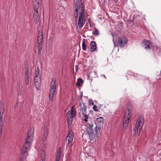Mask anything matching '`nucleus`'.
<instances>
[{"instance_id": "f257e3e1", "label": "nucleus", "mask_w": 161, "mask_h": 161, "mask_svg": "<svg viewBox=\"0 0 161 161\" xmlns=\"http://www.w3.org/2000/svg\"><path fill=\"white\" fill-rule=\"evenodd\" d=\"M34 132V129L31 128L27 133V136L26 138L25 143L21 149V154L23 157H21L19 159L20 161H24L28 155L27 149H29L32 141Z\"/></svg>"}, {"instance_id": "f03ea898", "label": "nucleus", "mask_w": 161, "mask_h": 161, "mask_svg": "<svg viewBox=\"0 0 161 161\" xmlns=\"http://www.w3.org/2000/svg\"><path fill=\"white\" fill-rule=\"evenodd\" d=\"M89 125V126L86 128L87 132L90 137L91 140L96 141L97 139L99 134L100 133V131L101 129L100 125V126L96 125L94 128V130L93 129V125L88 124Z\"/></svg>"}, {"instance_id": "7ed1b4c3", "label": "nucleus", "mask_w": 161, "mask_h": 161, "mask_svg": "<svg viewBox=\"0 0 161 161\" xmlns=\"http://www.w3.org/2000/svg\"><path fill=\"white\" fill-rule=\"evenodd\" d=\"M113 37V42L115 46L123 47L126 45L128 42L127 38L124 37H118L115 40L114 39V36L112 35Z\"/></svg>"}, {"instance_id": "20e7f679", "label": "nucleus", "mask_w": 161, "mask_h": 161, "mask_svg": "<svg viewBox=\"0 0 161 161\" xmlns=\"http://www.w3.org/2000/svg\"><path fill=\"white\" fill-rule=\"evenodd\" d=\"M56 80L55 78L52 79L51 83V89L49 91V100L52 101L53 98L55 91L56 90Z\"/></svg>"}, {"instance_id": "39448f33", "label": "nucleus", "mask_w": 161, "mask_h": 161, "mask_svg": "<svg viewBox=\"0 0 161 161\" xmlns=\"http://www.w3.org/2000/svg\"><path fill=\"white\" fill-rule=\"evenodd\" d=\"M130 117V112L129 109H128L127 112H125L123 118V126L125 129L128 126L129 122V119Z\"/></svg>"}, {"instance_id": "423d86ee", "label": "nucleus", "mask_w": 161, "mask_h": 161, "mask_svg": "<svg viewBox=\"0 0 161 161\" xmlns=\"http://www.w3.org/2000/svg\"><path fill=\"white\" fill-rule=\"evenodd\" d=\"M79 106L80 108V112H82V115L84 118V121L85 122H86L88 121V116L85 113H86V111L87 106L82 101L80 103Z\"/></svg>"}, {"instance_id": "0eeeda50", "label": "nucleus", "mask_w": 161, "mask_h": 161, "mask_svg": "<svg viewBox=\"0 0 161 161\" xmlns=\"http://www.w3.org/2000/svg\"><path fill=\"white\" fill-rule=\"evenodd\" d=\"M143 125L136 123L135 128L133 129V131L135 135L138 136L139 135L141 132V130Z\"/></svg>"}, {"instance_id": "6e6552de", "label": "nucleus", "mask_w": 161, "mask_h": 161, "mask_svg": "<svg viewBox=\"0 0 161 161\" xmlns=\"http://www.w3.org/2000/svg\"><path fill=\"white\" fill-rule=\"evenodd\" d=\"M34 80L36 88L37 90H38L41 85V77L39 76L35 75Z\"/></svg>"}, {"instance_id": "1a4fd4ad", "label": "nucleus", "mask_w": 161, "mask_h": 161, "mask_svg": "<svg viewBox=\"0 0 161 161\" xmlns=\"http://www.w3.org/2000/svg\"><path fill=\"white\" fill-rule=\"evenodd\" d=\"M144 45L145 48L147 50H153L154 46L153 45L152 42L149 40H146Z\"/></svg>"}, {"instance_id": "9d476101", "label": "nucleus", "mask_w": 161, "mask_h": 161, "mask_svg": "<svg viewBox=\"0 0 161 161\" xmlns=\"http://www.w3.org/2000/svg\"><path fill=\"white\" fill-rule=\"evenodd\" d=\"M66 116L67 118L68 125L69 127L72 123L73 118L75 117L74 116H73L71 113H70V111H69L67 112Z\"/></svg>"}, {"instance_id": "9b49d317", "label": "nucleus", "mask_w": 161, "mask_h": 161, "mask_svg": "<svg viewBox=\"0 0 161 161\" xmlns=\"http://www.w3.org/2000/svg\"><path fill=\"white\" fill-rule=\"evenodd\" d=\"M85 16H82L81 15H79L78 19V26L80 28L82 27L85 24L86 22Z\"/></svg>"}, {"instance_id": "f8f14e48", "label": "nucleus", "mask_w": 161, "mask_h": 161, "mask_svg": "<svg viewBox=\"0 0 161 161\" xmlns=\"http://www.w3.org/2000/svg\"><path fill=\"white\" fill-rule=\"evenodd\" d=\"M73 137L74 135L73 131L71 130L69 131L66 138V142H67V141L68 140V144L71 143L72 142Z\"/></svg>"}, {"instance_id": "ddd939ff", "label": "nucleus", "mask_w": 161, "mask_h": 161, "mask_svg": "<svg viewBox=\"0 0 161 161\" xmlns=\"http://www.w3.org/2000/svg\"><path fill=\"white\" fill-rule=\"evenodd\" d=\"M48 133V130L47 128L45 127L43 132V137L42 138V141H44L46 140L47 137Z\"/></svg>"}, {"instance_id": "4468645a", "label": "nucleus", "mask_w": 161, "mask_h": 161, "mask_svg": "<svg viewBox=\"0 0 161 161\" xmlns=\"http://www.w3.org/2000/svg\"><path fill=\"white\" fill-rule=\"evenodd\" d=\"M97 48L96 42L94 41H92L90 44V50L91 52H94Z\"/></svg>"}, {"instance_id": "2eb2a0df", "label": "nucleus", "mask_w": 161, "mask_h": 161, "mask_svg": "<svg viewBox=\"0 0 161 161\" xmlns=\"http://www.w3.org/2000/svg\"><path fill=\"white\" fill-rule=\"evenodd\" d=\"M136 123L138 124L143 125L144 123V120L143 117L141 116H139L137 120Z\"/></svg>"}, {"instance_id": "dca6fc26", "label": "nucleus", "mask_w": 161, "mask_h": 161, "mask_svg": "<svg viewBox=\"0 0 161 161\" xmlns=\"http://www.w3.org/2000/svg\"><path fill=\"white\" fill-rule=\"evenodd\" d=\"M79 0H74V8H80L81 5H80Z\"/></svg>"}, {"instance_id": "f3484780", "label": "nucleus", "mask_w": 161, "mask_h": 161, "mask_svg": "<svg viewBox=\"0 0 161 161\" xmlns=\"http://www.w3.org/2000/svg\"><path fill=\"white\" fill-rule=\"evenodd\" d=\"M39 6H34V13L33 14V16H38L39 14L38 13V10L39 9Z\"/></svg>"}, {"instance_id": "a211bd4d", "label": "nucleus", "mask_w": 161, "mask_h": 161, "mask_svg": "<svg viewBox=\"0 0 161 161\" xmlns=\"http://www.w3.org/2000/svg\"><path fill=\"white\" fill-rule=\"evenodd\" d=\"M84 81L81 78H79L77 79V81L76 83V85L79 87L81 86V84L83 83Z\"/></svg>"}, {"instance_id": "6ab92c4d", "label": "nucleus", "mask_w": 161, "mask_h": 161, "mask_svg": "<svg viewBox=\"0 0 161 161\" xmlns=\"http://www.w3.org/2000/svg\"><path fill=\"white\" fill-rule=\"evenodd\" d=\"M81 6H80L81 8V13L80 14V15H81L82 16H85V7L82 5V3H81Z\"/></svg>"}, {"instance_id": "aec40b11", "label": "nucleus", "mask_w": 161, "mask_h": 161, "mask_svg": "<svg viewBox=\"0 0 161 161\" xmlns=\"http://www.w3.org/2000/svg\"><path fill=\"white\" fill-rule=\"evenodd\" d=\"M70 113L73 116H75L76 112L74 106H73L71 108Z\"/></svg>"}, {"instance_id": "412c9836", "label": "nucleus", "mask_w": 161, "mask_h": 161, "mask_svg": "<svg viewBox=\"0 0 161 161\" xmlns=\"http://www.w3.org/2000/svg\"><path fill=\"white\" fill-rule=\"evenodd\" d=\"M85 39H84L82 41V48L84 51H86V50L87 46L86 45L85 42Z\"/></svg>"}, {"instance_id": "4be33fe9", "label": "nucleus", "mask_w": 161, "mask_h": 161, "mask_svg": "<svg viewBox=\"0 0 161 161\" xmlns=\"http://www.w3.org/2000/svg\"><path fill=\"white\" fill-rule=\"evenodd\" d=\"M61 147H60L58 150V152L56 155V158H60L61 156Z\"/></svg>"}, {"instance_id": "5701e85b", "label": "nucleus", "mask_w": 161, "mask_h": 161, "mask_svg": "<svg viewBox=\"0 0 161 161\" xmlns=\"http://www.w3.org/2000/svg\"><path fill=\"white\" fill-rule=\"evenodd\" d=\"M39 0H33V4L34 6H39Z\"/></svg>"}, {"instance_id": "b1692460", "label": "nucleus", "mask_w": 161, "mask_h": 161, "mask_svg": "<svg viewBox=\"0 0 161 161\" xmlns=\"http://www.w3.org/2000/svg\"><path fill=\"white\" fill-rule=\"evenodd\" d=\"M97 122H99L100 124H103V122L104 119L102 117H100L97 119Z\"/></svg>"}, {"instance_id": "393cba45", "label": "nucleus", "mask_w": 161, "mask_h": 161, "mask_svg": "<svg viewBox=\"0 0 161 161\" xmlns=\"http://www.w3.org/2000/svg\"><path fill=\"white\" fill-rule=\"evenodd\" d=\"M45 153L44 152H43L41 154V158L42 161H45Z\"/></svg>"}, {"instance_id": "a878e982", "label": "nucleus", "mask_w": 161, "mask_h": 161, "mask_svg": "<svg viewBox=\"0 0 161 161\" xmlns=\"http://www.w3.org/2000/svg\"><path fill=\"white\" fill-rule=\"evenodd\" d=\"M40 37H43V34L42 30H40L38 33L37 37L40 38Z\"/></svg>"}, {"instance_id": "bb28decb", "label": "nucleus", "mask_w": 161, "mask_h": 161, "mask_svg": "<svg viewBox=\"0 0 161 161\" xmlns=\"http://www.w3.org/2000/svg\"><path fill=\"white\" fill-rule=\"evenodd\" d=\"M42 46H37V49H38V54H41V51L42 50Z\"/></svg>"}, {"instance_id": "cd10ccee", "label": "nucleus", "mask_w": 161, "mask_h": 161, "mask_svg": "<svg viewBox=\"0 0 161 161\" xmlns=\"http://www.w3.org/2000/svg\"><path fill=\"white\" fill-rule=\"evenodd\" d=\"M38 17V16H34V22H35V24H36L38 23L39 20Z\"/></svg>"}, {"instance_id": "c85d7f7f", "label": "nucleus", "mask_w": 161, "mask_h": 161, "mask_svg": "<svg viewBox=\"0 0 161 161\" xmlns=\"http://www.w3.org/2000/svg\"><path fill=\"white\" fill-rule=\"evenodd\" d=\"M3 112H2L1 111H0V124H3L2 118Z\"/></svg>"}, {"instance_id": "c756f323", "label": "nucleus", "mask_w": 161, "mask_h": 161, "mask_svg": "<svg viewBox=\"0 0 161 161\" xmlns=\"http://www.w3.org/2000/svg\"><path fill=\"white\" fill-rule=\"evenodd\" d=\"M4 105L1 102L0 103V111L2 112H4Z\"/></svg>"}, {"instance_id": "7c9ffc66", "label": "nucleus", "mask_w": 161, "mask_h": 161, "mask_svg": "<svg viewBox=\"0 0 161 161\" xmlns=\"http://www.w3.org/2000/svg\"><path fill=\"white\" fill-rule=\"evenodd\" d=\"M92 34L95 35H99V32L98 30L96 28L94 32H92Z\"/></svg>"}, {"instance_id": "2f4dec72", "label": "nucleus", "mask_w": 161, "mask_h": 161, "mask_svg": "<svg viewBox=\"0 0 161 161\" xmlns=\"http://www.w3.org/2000/svg\"><path fill=\"white\" fill-rule=\"evenodd\" d=\"M39 72H40L39 69L38 67H37L36 69V73H35V75L39 76Z\"/></svg>"}, {"instance_id": "473e14b6", "label": "nucleus", "mask_w": 161, "mask_h": 161, "mask_svg": "<svg viewBox=\"0 0 161 161\" xmlns=\"http://www.w3.org/2000/svg\"><path fill=\"white\" fill-rule=\"evenodd\" d=\"M43 37H40V38L37 37V42H43Z\"/></svg>"}, {"instance_id": "72a5a7b5", "label": "nucleus", "mask_w": 161, "mask_h": 161, "mask_svg": "<svg viewBox=\"0 0 161 161\" xmlns=\"http://www.w3.org/2000/svg\"><path fill=\"white\" fill-rule=\"evenodd\" d=\"M88 101L89 102V104L92 105H94V103L92 99H90L88 100Z\"/></svg>"}, {"instance_id": "f704fd0d", "label": "nucleus", "mask_w": 161, "mask_h": 161, "mask_svg": "<svg viewBox=\"0 0 161 161\" xmlns=\"http://www.w3.org/2000/svg\"><path fill=\"white\" fill-rule=\"evenodd\" d=\"M93 109L95 111H98L97 109V107L96 105H94L93 106Z\"/></svg>"}, {"instance_id": "c9c22d12", "label": "nucleus", "mask_w": 161, "mask_h": 161, "mask_svg": "<svg viewBox=\"0 0 161 161\" xmlns=\"http://www.w3.org/2000/svg\"><path fill=\"white\" fill-rule=\"evenodd\" d=\"M74 16L75 18L76 19L78 17V12H74Z\"/></svg>"}, {"instance_id": "e433bc0d", "label": "nucleus", "mask_w": 161, "mask_h": 161, "mask_svg": "<svg viewBox=\"0 0 161 161\" xmlns=\"http://www.w3.org/2000/svg\"><path fill=\"white\" fill-rule=\"evenodd\" d=\"M25 78H29V73H25Z\"/></svg>"}, {"instance_id": "4c0bfd02", "label": "nucleus", "mask_w": 161, "mask_h": 161, "mask_svg": "<svg viewBox=\"0 0 161 161\" xmlns=\"http://www.w3.org/2000/svg\"><path fill=\"white\" fill-rule=\"evenodd\" d=\"M25 78V82L26 85H28L29 83V78Z\"/></svg>"}, {"instance_id": "58836bf2", "label": "nucleus", "mask_w": 161, "mask_h": 161, "mask_svg": "<svg viewBox=\"0 0 161 161\" xmlns=\"http://www.w3.org/2000/svg\"><path fill=\"white\" fill-rule=\"evenodd\" d=\"M37 46H42L43 42H37Z\"/></svg>"}, {"instance_id": "ea45409f", "label": "nucleus", "mask_w": 161, "mask_h": 161, "mask_svg": "<svg viewBox=\"0 0 161 161\" xmlns=\"http://www.w3.org/2000/svg\"><path fill=\"white\" fill-rule=\"evenodd\" d=\"M80 8H74V9H75V10H74V12H78V10Z\"/></svg>"}, {"instance_id": "a19ab883", "label": "nucleus", "mask_w": 161, "mask_h": 161, "mask_svg": "<svg viewBox=\"0 0 161 161\" xmlns=\"http://www.w3.org/2000/svg\"><path fill=\"white\" fill-rule=\"evenodd\" d=\"M119 0H111V3L114 2L115 3H117L118 2Z\"/></svg>"}, {"instance_id": "79ce46f5", "label": "nucleus", "mask_w": 161, "mask_h": 161, "mask_svg": "<svg viewBox=\"0 0 161 161\" xmlns=\"http://www.w3.org/2000/svg\"><path fill=\"white\" fill-rule=\"evenodd\" d=\"M75 68L76 71L77 72V70H78V69H79V66L78 65H76Z\"/></svg>"}, {"instance_id": "37998d69", "label": "nucleus", "mask_w": 161, "mask_h": 161, "mask_svg": "<svg viewBox=\"0 0 161 161\" xmlns=\"http://www.w3.org/2000/svg\"><path fill=\"white\" fill-rule=\"evenodd\" d=\"M29 68L28 67H27V68H26V69H25V73H29Z\"/></svg>"}, {"instance_id": "c03bdc74", "label": "nucleus", "mask_w": 161, "mask_h": 161, "mask_svg": "<svg viewBox=\"0 0 161 161\" xmlns=\"http://www.w3.org/2000/svg\"><path fill=\"white\" fill-rule=\"evenodd\" d=\"M19 103V102L18 101H17L15 105V108H16L18 107Z\"/></svg>"}, {"instance_id": "a18cd8bd", "label": "nucleus", "mask_w": 161, "mask_h": 161, "mask_svg": "<svg viewBox=\"0 0 161 161\" xmlns=\"http://www.w3.org/2000/svg\"><path fill=\"white\" fill-rule=\"evenodd\" d=\"M82 93L81 92V95L79 97V98L82 99Z\"/></svg>"}, {"instance_id": "49530a36", "label": "nucleus", "mask_w": 161, "mask_h": 161, "mask_svg": "<svg viewBox=\"0 0 161 161\" xmlns=\"http://www.w3.org/2000/svg\"><path fill=\"white\" fill-rule=\"evenodd\" d=\"M60 159V158H56V161H59Z\"/></svg>"}, {"instance_id": "de8ad7c7", "label": "nucleus", "mask_w": 161, "mask_h": 161, "mask_svg": "<svg viewBox=\"0 0 161 161\" xmlns=\"http://www.w3.org/2000/svg\"><path fill=\"white\" fill-rule=\"evenodd\" d=\"M91 20L90 19H88V22L89 23V24L91 23Z\"/></svg>"}, {"instance_id": "09e8293b", "label": "nucleus", "mask_w": 161, "mask_h": 161, "mask_svg": "<svg viewBox=\"0 0 161 161\" xmlns=\"http://www.w3.org/2000/svg\"><path fill=\"white\" fill-rule=\"evenodd\" d=\"M133 75L134 76H137V74H135H135H133Z\"/></svg>"}, {"instance_id": "8fccbe9b", "label": "nucleus", "mask_w": 161, "mask_h": 161, "mask_svg": "<svg viewBox=\"0 0 161 161\" xmlns=\"http://www.w3.org/2000/svg\"><path fill=\"white\" fill-rule=\"evenodd\" d=\"M119 24H120L121 25V26H122V23H121L120 22H119L118 23Z\"/></svg>"}, {"instance_id": "3c124183", "label": "nucleus", "mask_w": 161, "mask_h": 161, "mask_svg": "<svg viewBox=\"0 0 161 161\" xmlns=\"http://www.w3.org/2000/svg\"><path fill=\"white\" fill-rule=\"evenodd\" d=\"M89 25H90V27H92V25H91V23L89 24Z\"/></svg>"}, {"instance_id": "603ef678", "label": "nucleus", "mask_w": 161, "mask_h": 161, "mask_svg": "<svg viewBox=\"0 0 161 161\" xmlns=\"http://www.w3.org/2000/svg\"><path fill=\"white\" fill-rule=\"evenodd\" d=\"M79 116H80V112H79Z\"/></svg>"}, {"instance_id": "864d4df0", "label": "nucleus", "mask_w": 161, "mask_h": 161, "mask_svg": "<svg viewBox=\"0 0 161 161\" xmlns=\"http://www.w3.org/2000/svg\"><path fill=\"white\" fill-rule=\"evenodd\" d=\"M160 75H161V71H160Z\"/></svg>"}]
</instances>
